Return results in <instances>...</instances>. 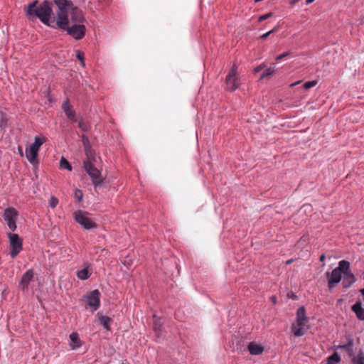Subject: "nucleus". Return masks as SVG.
Returning a JSON list of instances; mask_svg holds the SVG:
<instances>
[{
	"mask_svg": "<svg viewBox=\"0 0 364 364\" xmlns=\"http://www.w3.org/2000/svg\"><path fill=\"white\" fill-rule=\"evenodd\" d=\"M62 109H63L65 115L67 116V117L72 122H76V118H75V110L73 109L72 106L70 105L69 102L67 100L65 101L63 105H62Z\"/></svg>",
	"mask_w": 364,
	"mask_h": 364,
	"instance_id": "nucleus-12",
	"label": "nucleus"
},
{
	"mask_svg": "<svg viewBox=\"0 0 364 364\" xmlns=\"http://www.w3.org/2000/svg\"><path fill=\"white\" fill-rule=\"evenodd\" d=\"M341 274H347L350 272V263L346 260H341L338 262V267L336 268Z\"/></svg>",
	"mask_w": 364,
	"mask_h": 364,
	"instance_id": "nucleus-18",
	"label": "nucleus"
},
{
	"mask_svg": "<svg viewBox=\"0 0 364 364\" xmlns=\"http://www.w3.org/2000/svg\"><path fill=\"white\" fill-rule=\"evenodd\" d=\"M325 259H326V256H325V255H321L320 256V261H321V262H323V261L325 260Z\"/></svg>",
	"mask_w": 364,
	"mask_h": 364,
	"instance_id": "nucleus-39",
	"label": "nucleus"
},
{
	"mask_svg": "<svg viewBox=\"0 0 364 364\" xmlns=\"http://www.w3.org/2000/svg\"><path fill=\"white\" fill-rule=\"evenodd\" d=\"M83 197V193L81 190L76 188L74 192V198L77 201L80 202L82 200Z\"/></svg>",
	"mask_w": 364,
	"mask_h": 364,
	"instance_id": "nucleus-27",
	"label": "nucleus"
},
{
	"mask_svg": "<svg viewBox=\"0 0 364 364\" xmlns=\"http://www.w3.org/2000/svg\"><path fill=\"white\" fill-rule=\"evenodd\" d=\"M99 319L101 325L107 331L110 330V323L112 319L107 316H100Z\"/></svg>",
	"mask_w": 364,
	"mask_h": 364,
	"instance_id": "nucleus-21",
	"label": "nucleus"
},
{
	"mask_svg": "<svg viewBox=\"0 0 364 364\" xmlns=\"http://www.w3.org/2000/svg\"><path fill=\"white\" fill-rule=\"evenodd\" d=\"M91 275L87 268H84L77 272V277L82 280L88 279Z\"/></svg>",
	"mask_w": 364,
	"mask_h": 364,
	"instance_id": "nucleus-22",
	"label": "nucleus"
},
{
	"mask_svg": "<svg viewBox=\"0 0 364 364\" xmlns=\"http://www.w3.org/2000/svg\"><path fill=\"white\" fill-rule=\"evenodd\" d=\"M279 30V27L278 26H275L274 28H273L271 31L262 34L259 38L260 39H266L269 35H271L272 33H274L275 32H277V31Z\"/></svg>",
	"mask_w": 364,
	"mask_h": 364,
	"instance_id": "nucleus-28",
	"label": "nucleus"
},
{
	"mask_svg": "<svg viewBox=\"0 0 364 364\" xmlns=\"http://www.w3.org/2000/svg\"><path fill=\"white\" fill-rule=\"evenodd\" d=\"M85 299L91 311H95L100 306V293L99 290L95 289L89 292L85 296Z\"/></svg>",
	"mask_w": 364,
	"mask_h": 364,
	"instance_id": "nucleus-9",
	"label": "nucleus"
},
{
	"mask_svg": "<svg viewBox=\"0 0 364 364\" xmlns=\"http://www.w3.org/2000/svg\"><path fill=\"white\" fill-rule=\"evenodd\" d=\"M45 141L46 139L44 138L41 139L39 136L35 137L34 143L26 150V158L29 162L33 164L36 161L40 147Z\"/></svg>",
	"mask_w": 364,
	"mask_h": 364,
	"instance_id": "nucleus-5",
	"label": "nucleus"
},
{
	"mask_svg": "<svg viewBox=\"0 0 364 364\" xmlns=\"http://www.w3.org/2000/svg\"><path fill=\"white\" fill-rule=\"evenodd\" d=\"M353 364H364V354L360 353L352 359Z\"/></svg>",
	"mask_w": 364,
	"mask_h": 364,
	"instance_id": "nucleus-26",
	"label": "nucleus"
},
{
	"mask_svg": "<svg viewBox=\"0 0 364 364\" xmlns=\"http://www.w3.org/2000/svg\"><path fill=\"white\" fill-rule=\"evenodd\" d=\"M248 350L252 355H260L264 351V347L261 345L257 344L255 342H251L248 345Z\"/></svg>",
	"mask_w": 364,
	"mask_h": 364,
	"instance_id": "nucleus-16",
	"label": "nucleus"
},
{
	"mask_svg": "<svg viewBox=\"0 0 364 364\" xmlns=\"http://www.w3.org/2000/svg\"><path fill=\"white\" fill-rule=\"evenodd\" d=\"M351 309L355 314L358 319L361 321L364 320V309L362 307L361 302H356L352 306Z\"/></svg>",
	"mask_w": 364,
	"mask_h": 364,
	"instance_id": "nucleus-15",
	"label": "nucleus"
},
{
	"mask_svg": "<svg viewBox=\"0 0 364 364\" xmlns=\"http://www.w3.org/2000/svg\"><path fill=\"white\" fill-rule=\"evenodd\" d=\"M54 2L58 8L55 27L65 30L76 40L82 39L86 31L82 11L74 6L70 1L54 0Z\"/></svg>",
	"mask_w": 364,
	"mask_h": 364,
	"instance_id": "nucleus-1",
	"label": "nucleus"
},
{
	"mask_svg": "<svg viewBox=\"0 0 364 364\" xmlns=\"http://www.w3.org/2000/svg\"><path fill=\"white\" fill-rule=\"evenodd\" d=\"M290 53H290L289 51H288V52H285V53H282V54H281V55H277V56L276 57V58H275V59H276V60H277V61L281 60H282L283 58H284L285 57H287V56L289 55H290Z\"/></svg>",
	"mask_w": 364,
	"mask_h": 364,
	"instance_id": "nucleus-36",
	"label": "nucleus"
},
{
	"mask_svg": "<svg viewBox=\"0 0 364 364\" xmlns=\"http://www.w3.org/2000/svg\"><path fill=\"white\" fill-rule=\"evenodd\" d=\"M17 215V210L12 207H9L5 209L4 213V220L16 219Z\"/></svg>",
	"mask_w": 364,
	"mask_h": 364,
	"instance_id": "nucleus-19",
	"label": "nucleus"
},
{
	"mask_svg": "<svg viewBox=\"0 0 364 364\" xmlns=\"http://www.w3.org/2000/svg\"><path fill=\"white\" fill-rule=\"evenodd\" d=\"M132 264V262L131 261H127V260H124V264L126 265V266H129L130 264Z\"/></svg>",
	"mask_w": 364,
	"mask_h": 364,
	"instance_id": "nucleus-38",
	"label": "nucleus"
},
{
	"mask_svg": "<svg viewBox=\"0 0 364 364\" xmlns=\"http://www.w3.org/2000/svg\"><path fill=\"white\" fill-rule=\"evenodd\" d=\"M264 68V66L262 65L257 67L256 68H255V73H258L259 72L260 70H262V69Z\"/></svg>",
	"mask_w": 364,
	"mask_h": 364,
	"instance_id": "nucleus-37",
	"label": "nucleus"
},
{
	"mask_svg": "<svg viewBox=\"0 0 364 364\" xmlns=\"http://www.w3.org/2000/svg\"><path fill=\"white\" fill-rule=\"evenodd\" d=\"M78 126L83 132H86L87 130V125L82 120L79 121Z\"/></svg>",
	"mask_w": 364,
	"mask_h": 364,
	"instance_id": "nucleus-33",
	"label": "nucleus"
},
{
	"mask_svg": "<svg viewBox=\"0 0 364 364\" xmlns=\"http://www.w3.org/2000/svg\"><path fill=\"white\" fill-rule=\"evenodd\" d=\"M355 282V278L353 273L349 272L344 274L343 285L344 288L350 287Z\"/></svg>",
	"mask_w": 364,
	"mask_h": 364,
	"instance_id": "nucleus-20",
	"label": "nucleus"
},
{
	"mask_svg": "<svg viewBox=\"0 0 364 364\" xmlns=\"http://www.w3.org/2000/svg\"><path fill=\"white\" fill-rule=\"evenodd\" d=\"M83 166L91 178L93 186L97 188L103 182L100 171L90 161H84Z\"/></svg>",
	"mask_w": 364,
	"mask_h": 364,
	"instance_id": "nucleus-4",
	"label": "nucleus"
},
{
	"mask_svg": "<svg viewBox=\"0 0 364 364\" xmlns=\"http://www.w3.org/2000/svg\"><path fill=\"white\" fill-rule=\"evenodd\" d=\"M271 300L272 301V302H273L274 304H276V302H277V298H276L274 296H272V297H271Z\"/></svg>",
	"mask_w": 364,
	"mask_h": 364,
	"instance_id": "nucleus-40",
	"label": "nucleus"
},
{
	"mask_svg": "<svg viewBox=\"0 0 364 364\" xmlns=\"http://www.w3.org/2000/svg\"><path fill=\"white\" fill-rule=\"evenodd\" d=\"M291 262V259H289L287 262V264H290Z\"/></svg>",
	"mask_w": 364,
	"mask_h": 364,
	"instance_id": "nucleus-44",
	"label": "nucleus"
},
{
	"mask_svg": "<svg viewBox=\"0 0 364 364\" xmlns=\"http://www.w3.org/2000/svg\"><path fill=\"white\" fill-rule=\"evenodd\" d=\"M163 321L161 318L156 315L153 317V329L156 336L159 338L162 333Z\"/></svg>",
	"mask_w": 364,
	"mask_h": 364,
	"instance_id": "nucleus-13",
	"label": "nucleus"
},
{
	"mask_svg": "<svg viewBox=\"0 0 364 364\" xmlns=\"http://www.w3.org/2000/svg\"><path fill=\"white\" fill-rule=\"evenodd\" d=\"M328 277V286L329 289H333L336 284H338L342 278V274L339 272L336 268L331 272L326 273Z\"/></svg>",
	"mask_w": 364,
	"mask_h": 364,
	"instance_id": "nucleus-11",
	"label": "nucleus"
},
{
	"mask_svg": "<svg viewBox=\"0 0 364 364\" xmlns=\"http://www.w3.org/2000/svg\"><path fill=\"white\" fill-rule=\"evenodd\" d=\"M271 16H272V13L269 12V13H267V14L260 16L258 18V21H264V20L270 18Z\"/></svg>",
	"mask_w": 364,
	"mask_h": 364,
	"instance_id": "nucleus-34",
	"label": "nucleus"
},
{
	"mask_svg": "<svg viewBox=\"0 0 364 364\" xmlns=\"http://www.w3.org/2000/svg\"><path fill=\"white\" fill-rule=\"evenodd\" d=\"M87 212L77 210L74 213L75 220L85 229L90 230L97 228V224L90 218L87 216Z\"/></svg>",
	"mask_w": 364,
	"mask_h": 364,
	"instance_id": "nucleus-6",
	"label": "nucleus"
},
{
	"mask_svg": "<svg viewBox=\"0 0 364 364\" xmlns=\"http://www.w3.org/2000/svg\"><path fill=\"white\" fill-rule=\"evenodd\" d=\"M60 166L62 168L67 169L68 171H71L72 170L71 165L70 164L68 161L65 158H64V157H61V159H60Z\"/></svg>",
	"mask_w": 364,
	"mask_h": 364,
	"instance_id": "nucleus-24",
	"label": "nucleus"
},
{
	"mask_svg": "<svg viewBox=\"0 0 364 364\" xmlns=\"http://www.w3.org/2000/svg\"><path fill=\"white\" fill-rule=\"evenodd\" d=\"M308 318L306 316V311L304 306L298 309L296 312V322L292 325L291 329L295 336L304 335L309 327L307 326Z\"/></svg>",
	"mask_w": 364,
	"mask_h": 364,
	"instance_id": "nucleus-3",
	"label": "nucleus"
},
{
	"mask_svg": "<svg viewBox=\"0 0 364 364\" xmlns=\"http://www.w3.org/2000/svg\"><path fill=\"white\" fill-rule=\"evenodd\" d=\"M34 277V273L33 269H28L22 276L19 284L18 288L20 290L23 291H26L28 289V286L30 282L33 280Z\"/></svg>",
	"mask_w": 364,
	"mask_h": 364,
	"instance_id": "nucleus-10",
	"label": "nucleus"
},
{
	"mask_svg": "<svg viewBox=\"0 0 364 364\" xmlns=\"http://www.w3.org/2000/svg\"><path fill=\"white\" fill-rule=\"evenodd\" d=\"M353 346H354L353 339L351 338H349L348 339V343L346 344L338 345L336 347V349L344 350L348 353V355L351 356L353 355Z\"/></svg>",
	"mask_w": 364,
	"mask_h": 364,
	"instance_id": "nucleus-14",
	"label": "nucleus"
},
{
	"mask_svg": "<svg viewBox=\"0 0 364 364\" xmlns=\"http://www.w3.org/2000/svg\"><path fill=\"white\" fill-rule=\"evenodd\" d=\"M341 361V358L338 353L335 352L328 358V364H336Z\"/></svg>",
	"mask_w": 364,
	"mask_h": 364,
	"instance_id": "nucleus-23",
	"label": "nucleus"
},
{
	"mask_svg": "<svg viewBox=\"0 0 364 364\" xmlns=\"http://www.w3.org/2000/svg\"><path fill=\"white\" fill-rule=\"evenodd\" d=\"M18 149H19V152H20L21 155H22V149H21V148L19 147Z\"/></svg>",
	"mask_w": 364,
	"mask_h": 364,
	"instance_id": "nucleus-43",
	"label": "nucleus"
},
{
	"mask_svg": "<svg viewBox=\"0 0 364 364\" xmlns=\"http://www.w3.org/2000/svg\"><path fill=\"white\" fill-rule=\"evenodd\" d=\"M299 81L296 82H294V83H292L290 86L291 87H294L296 85L299 84Z\"/></svg>",
	"mask_w": 364,
	"mask_h": 364,
	"instance_id": "nucleus-42",
	"label": "nucleus"
},
{
	"mask_svg": "<svg viewBox=\"0 0 364 364\" xmlns=\"http://www.w3.org/2000/svg\"><path fill=\"white\" fill-rule=\"evenodd\" d=\"M316 84H317V81H316V80L306 82L304 84V87L305 89L308 90V89H310V88L314 87Z\"/></svg>",
	"mask_w": 364,
	"mask_h": 364,
	"instance_id": "nucleus-32",
	"label": "nucleus"
},
{
	"mask_svg": "<svg viewBox=\"0 0 364 364\" xmlns=\"http://www.w3.org/2000/svg\"><path fill=\"white\" fill-rule=\"evenodd\" d=\"M8 237L10 241L11 252L10 255L11 258H15L22 250V240L17 234L9 233Z\"/></svg>",
	"mask_w": 364,
	"mask_h": 364,
	"instance_id": "nucleus-8",
	"label": "nucleus"
},
{
	"mask_svg": "<svg viewBox=\"0 0 364 364\" xmlns=\"http://www.w3.org/2000/svg\"><path fill=\"white\" fill-rule=\"evenodd\" d=\"M274 73H275L274 66L270 67L264 71V73H262V75L260 77V80H262L265 77H269V76L272 75Z\"/></svg>",
	"mask_w": 364,
	"mask_h": 364,
	"instance_id": "nucleus-25",
	"label": "nucleus"
},
{
	"mask_svg": "<svg viewBox=\"0 0 364 364\" xmlns=\"http://www.w3.org/2000/svg\"><path fill=\"white\" fill-rule=\"evenodd\" d=\"M5 220L6 221L9 228L12 231H14L16 228V219H9V220Z\"/></svg>",
	"mask_w": 364,
	"mask_h": 364,
	"instance_id": "nucleus-30",
	"label": "nucleus"
},
{
	"mask_svg": "<svg viewBox=\"0 0 364 364\" xmlns=\"http://www.w3.org/2000/svg\"><path fill=\"white\" fill-rule=\"evenodd\" d=\"M315 0H306V4H311Z\"/></svg>",
	"mask_w": 364,
	"mask_h": 364,
	"instance_id": "nucleus-41",
	"label": "nucleus"
},
{
	"mask_svg": "<svg viewBox=\"0 0 364 364\" xmlns=\"http://www.w3.org/2000/svg\"><path fill=\"white\" fill-rule=\"evenodd\" d=\"M5 220L6 221L9 228L12 231H14L16 228V219H9V220Z\"/></svg>",
	"mask_w": 364,
	"mask_h": 364,
	"instance_id": "nucleus-29",
	"label": "nucleus"
},
{
	"mask_svg": "<svg viewBox=\"0 0 364 364\" xmlns=\"http://www.w3.org/2000/svg\"><path fill=\"white\" fill-rule=\"evenodd\" d=\"M58 204V198L54 197V196H51L50 200H49V205L52 208H55L57 206Z\"/></svg>",
	"mask_w": 364,
	"mask_h": 364,
	"instance_id": "nucleus-31",
	"label": "nucleus"
},
{
	"mask_svg": "<svg viewBox=\"0 0 364 364\" xmlns=\"http://www.w3.org/2000/svg\"><path fill=\"white\" fill-rule=\"evenodd\" d=\"M70 346L73 350L77 349L81 346V341L77 333H72L70 335Z\"/></svg>",
	"mask_w": 364,
	"mask_h": 364,
	"instance_id": "nucleus-17",
	"label": "nucleus"
},
{
	"mask_svg": "<svg viewBox=\"0 0 364 364\" xmlns=\"http://www.w3.org/2000/svg\"><path fill=\"white\" fill-rule=\"evenodd\" d=\"M227 90L233 92L239 87V79L237 77V65L233 64L231 70L225 79Z\"/></svg>",
	"mask_w": 364,
	"mask_h": 364,
	"instance_id": "nucleus-7",
	"label": "nucleus"
},
{
	"mask_svg": "<svg viewBox=\"0 0 364 364\" xmlns=\"http://www.w3.org/2000/svg\"><path fill=\"white\" fill-rule=\"evenodd\" d=\"M25 12L29 20L34 21L39 18L45 25L55 28L57 20L52 17L53 9L50 2L44 1L40 4L38 1H34L27 5Z\"/></svg>",
	"mask_w": 364,
	"mask_h": 364,
	"instance_id": "nucleus-2",
	"label": "nucleus"
},
{
	"mask_svg": "<svg viewBox=\"0 0 364 364\" xmlns=\"http://www.w3.org/2000/svg\"><path fill=\"white\" fill-rule=\"evenodd\" d=\"M76 57L81 61L82 64L84 65V53L80 50H77Z\"/></svg>",
	"mask_w": 364,
	"mask_h": 364,
	"instance_id": "nucleus-35",
	"label": "nucleus"
}]
</instances>
